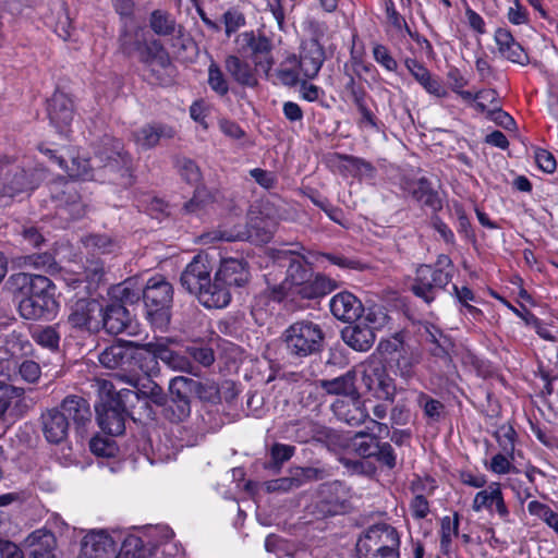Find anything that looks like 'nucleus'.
<instances>
[{
  "label": "nucleus",
  "instance_id": "nucleus-1",
  "mask_svg": "<svg viewBox=\"0 0 558 558\" xmlns=\"http://www.w3.org/2000/svg\"><path fill=\"white\" fill-rule=\"evenodd\" d=\"M275 258L279 266L287 267V270L284 279L278 284H270L271 274L266 276L272 300L280 302L290 294L314 299L330 290L329 280L322 275L314 276L304 257L294 251H279Z\"/></svg>",
  "mask_w": 558,
  "mask_h": 558
},
{
  "label": "nucleus",
  "instance_id": "nucleus-2",
  "mask_svg": "<svg viewBox=\"0 0 558 558\" xmlns=\"http://www.w3.org/2000/svg\"><path fill=\"white\" fill-rule=\"evenodd\" d=\"M15 281L22 294L19 312L23 318L36 320L57 312L59 304L56 300V287L49 278L19 274Z\"/></svg>",
  "mask_w": 558,
  "mask_h": 558
},
{
  "label": "nucleus",
  "instance_id": "nucleus-3",
  "mask_svg": "<svg viewBox=\"0 0 558 558\" xmlns=\"http://www.w3.org/2000/svg\"><path fill=\"white\" fill-rule=\"evenodd\" d=\"M119 40L120 48L125 54L136 56L154 81H162L171 60L158 40L147 41L144 31L136 26L124 29Z\"/></svg>",
  "mask_w": 558,
  "mask_h": 558
},
{
  "label": "nucleus",
  "instance_id": "nucleus-4",
  "mask_svg": "<svg viewBox=\"0 0 558 558\" xmlns=\"http://www.w3.org/2000/svg\"><path fill=\"white\" fill-rule=\"evenodd\" d=\"M400 534L388 523L368 526L357 538L355 548L359 558H400Z\"/></svg>",
  "mask_w": 558,
  "mask_h": 558
},
{
  "label": "nucleus",
  "instance_id": "nucleus-5",
  "mask_svg": "<svg viewBox=\"0 0 558 558\" xmlns=\"http://www.w3.org/2000/svg\"><path fill=\"white\" fill-rule=\"evenodd\" d=\"M276 225L270 218L255 216L252 213L245 226L223 227L209 231L201 236V241L203 244H214L220 241H250L263 244L271 240Z\"/></svg>",
  "mask_w": 558,
  "mask_h": 558
},
{
  "label": "nucleus",
  "instance_id": "nucleus-6",
  "mask_svg": "<svg viewBox=\"0 0 558 558\" xmlns=\"http://www.w3.org/2000/svg\"><path fill=\"white\" fill-rule=\"evenodd\" d=\"M280 339L290 356L307 357L323 350L325 333L318 324L303 319L286 328Z\"/></svg>",
  "mask_w": 558,
  "mask_h": 558
},
{
  "label": "nucleus",
  "instance_id": "nucleus-7",
  "mask_svg": "<svg viewBox=\"0 0 558 558\" xmlns=\"http://www.w3.org/2000/svg\"><path fill=\"white\" fill-rule=\"evenodd\" d=\"M454 267L448 255L438 256L435 267L421 265L416 270V278L412 291L426 303L435 299L437 290L444 289L453 277Z\"/></svg>",
  "mask_w": 558,
  "mask_h": 558
},
{
  "label": "nucleus",
  "instance_id": "nucleus-8",
  "mask_svg": "<svg viewBox=\"0 0 558 558\" xmlns=\"http://www.w3.org/2000/svg\"><path fill=\"white\" fill-rule=\"evenodd\" d=\"M133 399H137L136 392L132 389H120L117 399L101 401L96 405L99 427L109 435H121L125 429V416L133 408Z\"/></svg>",
  "mask_w": 558,
  "mask_h": 558
},
{
  "label": "nucleus",
  "instance_id": "nucleus-9",
  "mask_svg": "<svg viewBox=\"0 0 558 558\" xmlns=\"http://www.w3.org/2000/svg\"><path fill=\"white\" fill-rule=\"evenodd\" d=\"M172 286L161 276L150 278L144 286L143 300L150 322L162 327L170 320Z\"/></svg>",
  "mask_w": 558,
  "mask_h": 558
},
{
  "label": "nucleus",
  "instance_id": "nucleus-10",
  "mask_svg": "<svg viewBox=\"0 0 558 558\" xmlns=\"http://www.w3.org/2000/svg\"><path fill=\"white\" fill-rule=\"evenodd\" d=\"M359 367L362 384L369 395L378 400L393 401L397 392L395 380L379 357L371 355Z\"/></svg>",
  "mask_w": 558,
  "mask_h": 558
},
{
  "label": "nucleus",
  "instance_id": "nucleus-11",
  "mask_svg": "<svg viewBox=\"0 0 558 558\" xmlns=\"http://www.w3.org/2000/svg\"><path fill=\"white\" fill-rule=\"evenodd\" d=\"M234 43L239 54L250 57L256 69L266 74L269 73L275 63L271 54L272 45L269 38L250 31L239 34Z\"/></svg>",
  "mask_w": 558,
  "mask_h": 558
},
{
  "label": "nucleus",
  "instance_id": "nucleus-12",
  "mask_svg": "<svg viewBox=\"0 0 558 558\" xmlns=\"http://www.w3.org/2000/svg\"><path fill=\"white\" fill-rule=\"evenodd\" d=\"M99 363L109 369H119L117 379L137 386V374L133 373V342H117L107 347L98 356Z\"/></svg>",
  "mask_w": 558,
  "mask_h": 558
},
{
  "label": "nucleus",
  "instance_id": "nucleus-13",
  "mask_svg": "<svg viewBox=\"0 0 558 558\" xmlns=\"http://www.w3.org/2000/svg\"><path fill=\"white\" fill-rule=\"evenodd\" d=\"M101 148L96 154V160L101 167L121 178H129L132 169V158L124 151L120 140L106 135Z\"/></svg>",
  "mask_w": 558,
  "mask_h": 558
},
{
  "label": "nucleus",
  "instance_id": "nucleus-14",
  "mask_svg": "<svg viewBox=\"0 0 558 558\" xmlns=\"http://www.w3.org/2000/svg\"><path fill=\"white\" fill-rule=\"evenodd\" d=\"M43 178V172L31 174L16 163L0 166V197H14L33 190Z\"/></svg>",
  "mask_w": 558,
  "mask_h": 558
},
{
  "label": "nucleus",
  "instance_id": "nucleus-15",
  "mask_svg": "<svg viewBox=\"0 0 558 558\" xmlns=\"http://www.w3.org/2000/svg\"><path fill=\"white\" fill-rule=\"evenodd\" d=\"M213 267L206 255L197 254L186 265L180 277V283L189 293L195 294L211 279Z\"/></svg>",
  "mask_w": 558,
  "mask_h": 558
},
{
  "label": "nucleus",
  "instance_id": "nucleus-16",
  "mask_svg": "<svg viewBox=\"0 0 558 558\" xmlns=\"http://www.w3.org/2000/svg\"><path fill=\"white\" fill-rule=\"evenodd\" d=\"M102 306L96 300H78L72 307L68 323L77 329L96 332L100 330Z\"/></svg>",
  "mask_w": 558,
  "mask_h": 558
},
{
  "label": "nucleus",
  "instance_id": "nucleus-17",
  "mask_svg": "<svg viewBox=\"0 0 558 558\" xmlns=\"http://www.w3.org/2000/svg\"><path fill=\"white\" fill-rule=\"evenodd\" d=\"M372 426L366 429L356 432L348 442L354 453L361 458H372L379 445V438L383 434H388V426L375 420L371 421Z\"/></svg>",
  "mask_w": 558,
  "mask_h": 558
},
{
  "label": "nucleus",
  "instance_id": "nucleus-18",
  "mask_svg": "<svg viewBox=\"0 0 558 558\" xmlns=\"http://www.w3.org/2000/svg\"><path fill=\"white\" fill-rule=\"evenodd\" d=\"M472 509L475 512L486 510L489 513H497L502 521H509L510 511L506 505L499 483H490L487 488L476 493L472 502Z\"/></svg>",
  "mask_w": 558,
  "mask_h": 558
},
{
  "label": "nucleus",
  "instance_id": "nucleus-19",
  "mask_svg": "<svg viewBox=\"0 0 558 558\" xmlns=\"http://www.w3.org/2000/svg\"><path fill=\"white\" fill-rule=\"evenodd\" d=\"M40 151L46 155L52 163L58 165L60 169L64 170L71 178L83 180L95 178L94 167L86 156L82 155L80 151L71 153L68 159L63 156H58L49 148L44 149L40 147Z\"/></svg>",
  "mask_w": 558,
  "mask_h": 558
},
{
  "label": "nucleus",
  "instance_id": "nucleus-20",
  "mask_svg": "<svg viewBox=\"0 0 558 558\" xmlns=\"http://www.w3.org/2000/svg\"><path fill=\"white\" fill-rule=\"evenodd\" d=\"M41 430L50 444H60L66 439L70 428L68 417L59 408L48 409L40 416Z\"/></svg>",
  "mask_w": 558,
  "mask_h": 558
},
{
  "label": "nucleus",
  "instance_id": "nucleus-21",
  "mask_svg": "<svg viewBox=\"0 0 558 558\" xmlns=\"http://www.w3.org/2000/svg\"><path fill=\"white\" fill-rule=\"evenodd\" d=\"M175 131L162 123H147L132 132L131 138L140 150L156 147L162 138H172Z\"/></svg>",
  "mask_w": 558,
  "mask_h": 558
},
{
  "label": "nucleus",
  "instance_id": "nucleus-22",
  "mask_svg": "<svg viewBox=\"0 0 558 558\" xmlns=\"http://www.w3.org/2000/svg\"><path fill=\"white\" fill-rule=\"evenodd\" d=\"M100 328L108 333L119 335L122 332L132 333V317L129 311L120 303H112L106 308L102 307Z\"/></svg>",
  "mask_w": 558,
  "mask_h": 558
},
{
  "label": "nucleus",
  "instance_id": "nucleus-23",
  "mask_svg": "<svg viewBox=\"0 0 558 558\" xmlns=\"http://www.w3.org/2000/svg\"><path fill=\"white\" fill-rule=\"evenodd\" d=\"M324 61L325 51L323 46L316 39H311L302 46L296 64L304 78H314L318 74Z\"/></svg>",
  "mask_w": 558,
  "mask_h": 558
},
{
  "label": "nucleus",
  "instance_id": "nucleus-24",
  "mask_svg": "<svg viewBox=\"0 0 558 558\" xmlns=\"http://www.w3.org/2000/svg\"><path fill=\"white\" fill-rule=\"evenodd\" d=\"M50 122L60 131L66 129L74 118L72 99L63 92L57 90L49 100Z\"/></svg>",
  "mask_w": 558,
  "mask_h": 558
},
{
  "label": "nucleus",
  "instance_id": "nucleus-25",
  "mask_svg": "<svg viewBox=\"0 0 558 558\" xmlns=\"http://www.w3.org/2000/svg\"><path fill=\"white\" fill-rule=\"evenodd\" d=\"M198 302L207 308H223L231 301V293L228 287L217 279V275L208 281L199 291L194 294Z\"/></svg>",
  "mask_w": 558,
  "mask_h": 558
},
{
  "label": "nucleus",
  "instance_id": "nucleus-26",
  "mask_svg": "<svg viewBox=\"0 0 558 558\" xmlns=\"http://www.w3.org/2000/svg\"><path fill=\"white\" fill-rule=\"evenodd\" d=\"M241 54H228L225 58V69L227 73L239 85L244 87H255L258 84L257 71L247 61L240 58Z\"/></svg>",
  "mask_w": 558,
  "mask_h": 558
},
{
  "label": "nucleus",
  "instance_id": "nucleus-27",
  "mask_svg": "<svg viewBox=\"0 0 558 558\" xmlns=\"http://www.w3.org/2000/svg\"><path fill=\"white\" fill-rule=\"evenodd\" d=\"M423 328L430 355L449 365L451 363L450 352L453 348L451 339L433 324H425Z\"/></svg>",
  "mask_w": 558,
  "mask_h": 558
},
{
  "label": "nucleus",
  "instance_id": "nucleus-28",
  "mask_svg": "<svg viewBox=\"0 0 558 558\" xmlns=\"http://www.w3.org/2000/svg\"><path fill=\"white\" fill-rule=\"evenodd\" d=\"M217 279L230 287H243L250 280V271L244 260L236 258L223 259L216 271Z\"/></svg>",
  "mask_w": 558,
  "mask_h": 558
},
{
  "label": "nucleus",
  "instance_id": "nucleus-29",
  "mask_svg": "<svg viewBox=\"0 0 558 558\" xmlns=\"http://www.w3.org/2000/svg\"><path fill=\"white\" fill-rule=\"evenodd\" d=\"M25 544L32 548L29 558H59L57 538L50 531H34L27 536Z\"/></svg>",
  "mask_w": 558,
  "mask_h": 558
},
{
  "label": "nucleus",
  "instance_id": "nucleus-30",
  "mask_svg": "<svg viewBox=\"0 0 558 558\" xmlns=\"http://www.w3.org/2000/svg\"><path fill=\"white\" fill-rule=\"evenodd\" d=\"M81 548L95 558H110L116 553V543L104 530L90 531L83 537Z\"/></svg>",
  "mask_w": 558,
  "mask_h": 558
},
{
  "label": "nucleus",
  "instance_id": "nucleus-31",
  "mask_svg": "<svg viewBox=\"0 0 558 558\" xmlns=\"http://www.w3.org/2000/svg\"><path fill=\"white\" fill-rule=\"evenodd\" d=\"M342 339L352 349L365 352L374 344V327L368 326L365 322H357L342 330Z\"/></svg>",
  "mask_w": 558,
  "mask_h": 558
},
{
  "label": "nucleus",
  "instance_id": "nucleus-32",
  "mask_svg": "<svg viewBox=\"0 0 558 558\" xmlns=\"http://www.w3.org/2000/svg\"><path fill=\"white\" fill-rule=\"evenodd\" d=\"M332 315L343 322H353L362 313V303L350 292H340L330 300Z\"/></svg>",
  "mask_w": 558,
  "mask_h": 558
},
{
  "label": "nucleus",
  "instance_id": "nucleus-33",
  "mask_svg": "<svg viewBox=\"0 0 558 558\" xmlns=\"http://www.w3.org/2000/svg\"><path fill=\"white\" fill-rule=\"evenodd\" d=\"M148 350L157 354L159 360L165 363L169 368L175 372H191L192 363L190 359L180 352L171 350L168 345V340L161 339L151 341L147 345Z\"/></svg>",
  "mask_w": 558,
  "mask_h": 558
},
{
  "label": "nucleus",
  "instance_id": "nucleus-34",
  "mask_svg": "<svg viewBox=\"0 0 558 558\" xmlns=\"http://www.w3.org/2000/svg\"><path fill=\"white\" fill-rule=\"evenodd\" d=\"M494 39L499 53L504 58L519 64H525L527 62V54L521 45L515 41L510 31L506 28H498L495 32Z\"/></svg>",
  "mask_w": 558,
  "mask_h": 558
},
{
  "label": "nucleus",
  "instance_id": "nucleus-35",
  "mask_svg": "<svg viewBox=\"0 0 558 558\" xmlns=\"http://www.w3.org/2000/svg\"><path fill=\"white\" fill-rule=\"evenodd\" d=\"M405 66L416 82L430 95L442 98L447 95L441 83L415 59L405 60Z\"/></svg>",
  "mask_w": 558,
  "mask_h": 558
},
{
  "label": "nucleus",
  "instance_id": "nucleus-36",
  "mask_svg": "<svg viewBox=\"0 0 558 558\" xmlns=\"http://www.w3.org/2000/svg\"><path fill=\"white\" fill-rule=\"evenodd\" d=\"M355 372L349 371L332 379H320L318 386L328 395L345 396L357 399L359 393L355 387Z\"/></svg>",
  "mask_w": 558,
  "mask_h": 558
},
{
  "label": "nucleus",
  "instance_id": "nucleus-37",
  "mask_svg": "<svg viewBox=\"0 0 558 558\" xmlns=\"http://www.w3.org/2000/svg\"><path fill=\"white\" fill-rule=\"evenodd\" d=\"M61 412L76 425L83 426L90 421L92 412L88 402L80 396L70 395L60 404Z\"/></svg>",
  "mask_w": 558,
  "mask_h": 558
},
{
  "label": "nucleus",
  "instance_id": "nucleus-38",
  "mask_svg": "<svg viewBox=\"0 0 558 558\" xmlns=\"http://www.w3.org/2000/svg\"><path fill=\"white\" fill-rule=\"evenodd\" d=\"M404 190L408 191L417 202L438 210L441 208V202L438 194L433 190L429 181L426 178H420L404 185Z\"/></svg>",
  "mask_w": 558,
  "mask_h": 558
},
{
  "label": "nucleus",
  "instance_id": "nucleus-39",
  "mask_svg": "<svg viewBox=\"0 0 558 558\" xmlns=\"http://www.w3.org/2000/svg\"><path fill=\"white\" fill-rule=\"evenodd\" d=\"M147 343L133 342V373L136 374L135 368H140L147 376H155L159 373L158 360L159 356L148 350Z\"/></svg>",
  "mask_w": 558,
  "mask_h": 558
},
{
  "label": "nucleus",
  "instance_id": "nucleus-40",
  "mask_svg": "<svg viewBox=\"0 0 558 558\" xmlns=\"http://www.w3.org/2000/svg\"><path fill=\"white\" fill-rule=\"evenodd\" d=\"M144 286L136 278H130L113 288V296L122 303L134 304L143 298Z\"/></svg>",
  "mask_w": 558,
  "mask_h": 558
},
{
  "label": "nucleus",
  "instance_id": "nucleus-41",
  "mask_svg": "<svg viewBox=\"0 0 558 558\" xmlns=\"http://www.w3.org/2000/svg\"><path fill=\"white\" fill-rule=\"evenodd\" d=\"M133 387L136 389L133 391L137 393V399H133V403L140 401L141 398L147 399L157 405L166 403V395L162 388L155 381L147 379L140 385V379L137 378V386Z\"/></svg>",
  "mask_w": 558,
  "mask_h": 558
},
{
  "label": "nucleus",
  "instance_id": "nucleus-42",
  "mask_svg": "<svg viewBox=\"0 0 558 558\" xmlns=\"http://www.w3.org/2000/svg\"><path fill=\"white\" fill-rule=\"evenodd\" d=\"M296 63L298 58L295 56L288 57L286 61L281 63L277 76L283 85L294 86L304 78Z\"/></svg>",
  "mask_w": 558,
  "mask_h": 558
},
{
  "label": "nucleus",
  "instance_id": "nucleus-43",
  "mask_svg": "<svg viewBox=\"0 0 558 558\" xmlns=\"http://www.w3.org/2000/svg\"><path fill=\"white\" fill-rule=\"evenodd\" d=\"M191 386L193 396L202 401L215 403L220 399L219 387L214 380L201 381L191 378Z\"/></svg>",
  "mask_w": 558,
  "mask_h": 558
},
{
  "label": "nucleus",
  "instance_id": "nucleus-44",
  "mask_svg": "<svg viewBox=\"0 0 558 558\" xmlns=\"http://www.w3.org/2000/svg\"><path fill=\"white\" fill-rule=\"evenodd\" d=\"M527 511L531 515L537 517L558 534V513L548 505L532 500L527 505Z\"/></svg>",
  "mask_w": 558,
  "mask_h": 558
},
{
  "label": "nucleus",
  "instance_id": "nucleus-45",
  "mask_svg": "<svg viewBox=\"0 0 558 558\" xmlns=\"http://www.w3.org/2000/svg\"><path fill=\"white\" fill-rule=\"evenodd\" d=\"M470 104H473L475 110L478 112H487L488 114L489 110L495 109L500 105L498 94L495 89H481L473 93V99Z\"/></svg>",
  "mask_w": 558,
  "mask_h": 558
},
{
  "label": "nucleus",
  "instance_id": "nucleus-46",
  "mask_svg": "<svg viewBox=\"0 0 558 558\" xmlns=\"http://www.w3.org/2000/svg\"><path fill=\"white\" fill-rule=\"evenodd\" d=\"M149 25L159 36H169L175 31V21L166 12L154 11L150 15Z\"/></svg>",
  "mask_w": 558,
  "mask_h": 558
},
{
  "label": "nucleus",
  "instance_id": "nucleus-47",
  "mask_svg": "<svg viewBox=\"0 0 558 558\" xmlns=\"http://www.w3.org/2000/svg\"><path fill=\"white\" fill-rule=\"evenodd\" d=\"M208 85L213 92L219 96H226L229 93V83L220 69L219 64L211 60L208 66Z\"/></svg>",
  "mask_w": 558,
  "mask_h": 558
},
{
  "label": "nucleus",
  "instance_id": "nucleus-48",
  "mask_svg": "<svg viewBox=\"0 0 558 558\" xmlns=\"http://www.w3.org/2000/svg\"><path fill=\"white\" fill-rule=\"evenodd\" d=\"M170 400L172 401H190L193 396L191 378L185 376H177L169 383Z\"/></svg>",
  "mask_w": 558,
  "mask_h": 558
},
{
  "label": "nucleus",
  "instance_id": "nucleus-49",
  "mask_svg": "<svg viewBox=\"0 0 558 558\" xmlns=\"http://www.w3.org/2000/svg\"><path fill=\"white\" fill-rule=\"evenodd\" d=\"M34 341L50 351L59 350L60 335L52 326L36 329L32 335Z\"/></svg>",
  "mask_w": 558,
  "mask_h": 558
},
{
  "label": "nucleus",
  "instance_id": "nucleus-50",
  "mask_svg": "<svg viewBox=\"0 0 558 558\" xmlns=\"http://www.w3.org/2000/svg\"><path fill=\"white\" fill-rule=\"evenodd\" d=\"M295 452V447L291 445L276 442L270 448L271 461L268 469L279 472L284 462L289 461Z\"/></svg>",
  "mask_w": 558,
  "mask_h": 558
},
{
  "label": "nucleus",
  "instance_id": "nucleus-51",
  "mask_svg": "<svg viewBox=\"0 0 558 558\" xmlns=\"http://www.w3.org/2000/svg\"><path fill=\"white\" fill-rule=\"evenodd\" d=\"M86 248L99 252L101 254L113 253L118 248V243L105 234L88 235L83 240Z\"/></svg>",
  "mask_w": 558,
  "mask_h": 558
},
{
  "label": "nucleus",
  "instance_id": "nucleus-52",
  "mask_svg": "<svg viewBox=\"0 0 558 558\" xmlns=\"http://www.w3.org/2000/svg\"><path fill=\"white\" fill-rule=\"evenodd\" d=\"M448 80L451 90L456 93L464 102H471L473 99V93L464 90V87L468 85V81L458 69H452L449 71Z\"/></svg>",
  "mask_w": 558,
  "mask_h": 558
},
{
  "label": "nucleus",
  "instance_id": "nucleus-53",
  "mask_svg": "<svg viewBox=\"0 0 558 558\" xmlns=\"http://www.w3.org/2000/svg\"><path fill=\"white\" fill-rule=\"evenodd\" d=\"M165 414L172 422H182L191 414V401L170 400L165 409Z\"/></svg>",
  "mask_w": 558,
  "mask_h": 558
},
{
  "label": "nucleus",
  "instance_id": "nucleus-54",
  "mask_svg": "<svg viewBox=\"0 0 558 558\" xmlns=\"http://www.w3.org/2000/svg\"><path fill=\"white\" fill-rule=\"evenodd\" d=\"M374 60L389 72H396L398 69L397 60L391 56L388 48L381 44L373 46Z\"/></svg>",
  "mask_w": 558,
  "mask_h": 558
},
{
  "label": "nucleus",
  "instance_id": "nucleus-55",
  "mask_svg": "<svg viewBox=\"0 0 558 558\" xmlns=\"http://www.w3.org/2000/svg\"><path fill=\"white\" fill-rule=\"evenodd\" d=\"M338 487L339 485L337 483L325 484L322 486L320 510L326 514H337L342 508L338 499H327L324 497L325 494L332 493L333 490H337Z\"/></svg>",
  "mask_w": 558,
  "mask_h": 558
},
{
  "label": "nucleus",
  "instance_id": "nucleus-56",
  "mask_svg": "<svg viewBox=\"0 0 558 558\" xmlns=\"http://www.w3.org/2000/svg\"><path fill=\"white\" fill-rule=\"evenodd\" d=\"M458 527H459V519L458 514L456 513L453 519L450 517H445L441 520V546L448 547L454 536L458 535Z\"/></svg>",
  "mask_w": 558,
  "mask_h": 558
},
{
  "label": "nucleus",
  "instance_id": "nucleus-57",
  "mask_svg": "<svg viewBox=\"0 0 558 558\" xmlns=\"http://www.w3.org/2000/svg\"><path fill=\"white\" fill-rule=\"evenodd\" d=\"M104 276V264L99 259L87 260L84 266V278L89 284H98Z\"/></svg>",
  "mask_w": 558,
  "mask_h": 558
},
{
  "label": "nucleus",
  "instance_id": "nucleus-58",
  "mask_svg": "<svg viewBox=\"0 0 558 558\" xmlns=\"http://www.w3.org/2000/svg\"><path fill=\"white\" fill-rule=\"evenodd\" d=\"M17 368L21 377L31 384L36 383L41 374L39 364L32 360L23 361Z\"/></svg>",
  "mask_w": 558,
  "mask_h": 558
},
{
  "label": "nucleus",
  "instance_id": "nucleus-59",
  "mask_svg": "<svg viewBox=\"0 0 558 558\" xmlns=\"http://www.w3.org/2000/svg\"><path fill=\"white\" fill-rule=\"evenodd\" d=\"M182 178L189 183H196L201 179V172L196 163L191 159H182L178 162Z\"/></svg>",
  "mask_w": 558,
  "mask_h": 558
},
{
  "label": "nucleus",
  "instance_id": "nucleus-60",
  "mask_svg": "<svg viewBox=\"0 0 558 558\" xmlns=\"http://www.w3.org/2000/svg\"><path fill=\"white\" fill-rule=\"evenodd\" d=\"M89 448L98 457H112L116 452L113 442L100 437H94L89 442Z\"/></svg>",
  "mask_w": 558,
  "mask_h": 558
},
{
  "label": "nucleus",
  "instance_id": "nucleus-61",
  "mask_svg": "<svg viewBox=\"0 0 558 558\" xmlns=\"http://www.w3.org/2000/svg\"><path fill=\"white\" fill-rule=\"evenodd\" d=\"M17 363L12 359L0 360V388L8 386L16 376Z\"/></svg>",
  "mask_w": 558,
  "mask_h": 558
},
{
  "label": "nucleus",
  "instance_id": "nucleus-62",
  "mask_svg": "<svg viewBox=\"0 0 558 558\" xmlns=\"http://www.w3.org/2000/svg\"><path fill=\"white\" fill-rule=\"evenodd\" d=\"M373 458H376L379 463L385 464L389 469L396 466V454L391 445L388 442H379Z\"/></svg>",
  "mask_w": 558,
  "mask_h": 558
},
{
  "label": "nucleus",
  "instance_id": "nucleus-63",
  "mask_svg": "<svg viewBox=\"0 0 558 558\" xmlns=\"http://www.w3.org/2000/svg\"><path fill=\"white\" fill-rule=\"evenodd\" d=\"M507 17L514 25L524 24L527 22V11L518 0H512L508 8Z\"/></svg>",
  "mask_w": 558,
  "mask_h": 558
},
{
  "label": "nucleus",
  "instance_id": "nucleus-64",
  "mask_svg": "<svg viewBox=\"0 0 558 558\" xmlns=\"http://www.w3.org/2000/svg\"><path fill=\"white\" fill-rule=\"evenodd\" d=\"M535 161L544 172L553 173L556 170L555 157L546 149L537 148L535 150Z\"/></svg>",
  "mask_w": 558,
  "mask_h": 558
}]
</instances>
